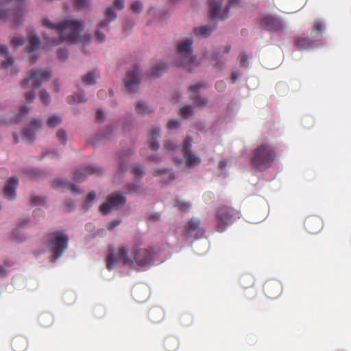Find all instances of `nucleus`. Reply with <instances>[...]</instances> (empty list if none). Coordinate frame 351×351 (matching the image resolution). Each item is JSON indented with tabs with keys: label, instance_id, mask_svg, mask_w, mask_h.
Instances as JSON below:
<instances>
[{
	"label": "nucleus",
	"instance_id": "f3484780",
	"mask_svg": "<svg viewBox=\"0 0 351 351\" xmlns=\"http://www.w3.org/2000/svg\"><path fill=\"white\" fill-rule=\"evenodd\" d=\"M18 183V178L15 176L11 177L8 180L3 187V195L6 199L13 200L16 198V189Z\"/></svg>",
	"mask_w": 351,
	"mask_h": 351
},
{
	"label": "nucleus",
	"instance_id": "a211bd4d",
	"mask_svg": "<svg viewBox=\"0 0 351 351\" xmlns=\"http://www.w3.org/2000/svg\"><path fill=\"white\" fill-rule=\"evenodd\" d=\"M43 126L40 120L34 119L30 125L23 131V136L29 142L32 143L35 139V133L39 131Z\"/></svg>",
	"mask_w": 351,
	"mask_h": 351
},
{
	"label": "nucleus",
	"instance_id": "49530a36",
	"mask_svg": "<svg viewBox=\"0 0 351 351\" xmlns=\"http://www.w3.org/2000/svg\"><path fill=\"white\" fill-rule=\"evenodd\" d=\"M131 10L136 13H139L142 10V3L140 1H135L131 5Z\"/></svg>",
	"mask_w": 351,
	"mask_h": 351
},
{
	"label": "nucleus",
	"instance_id": "774afa93",
	"mask_svg": "<svg viewBox=\"0 0 351 351\" xmlns=\"http://www.w3.org/2000/svg\"><path fill=\"white\" fill-rule=\"evenodd\" d=\"M8 175V171L6 169H0V177L3 178Z\"/></svg>",
	"mask_w": 351,
	"mask_h": 351
},
{
	"label": "nucleus",
	"instance_id": "864d4df0",
	"mask_svg": "<svg viewBox=\"0 0 351 351\" xmlns=\"http://www.w3.org/2000/svg\"><path fill=\"white\" fill-rule=\"evenodd\" d=\"M164 147L167 150L171 151L176 148V145L171 141H167L164 143Z\"/></svg>",
	"mask_w": 351,
	"mask_h": 351
},
{
	"label": "nucleus",
	"instance_id": "e433bc0d",
	"mask_svg": "<svg viewBox=\"0 0 351 351\" xmlns=\"http://www.w3.org/2000/svg\"><path fill=\"white\" fill-rule=\"evenodd\" d=\"M82 81L86 84H93L95 82V74L93 72H88L86 75H83Z\"/></svg>",
	"mask_w": 351,
	"mask_h": 351
},
{
	"label": "nucleus",
	"instance_id": "39448f33",
	"mask_svg": "<svg viewBox=\"0 0 351 351\" xmlns=\"http://www.w3.org/2000/svg\"><path fill=\"white\" fill-rule=\"evenodd\" d=\"M51 77V71L48 69L30 70L27 77L21 82V85L25 88L29 82L32 90L25 93V99L27 102H32L35 98L34 89L39 88L44 82L49 80Z\"/></svg>",
	"mask_w": 351,
	"mask_h": 351
},
{
	"label": "nucleus",
	"instance_id": "a878e982",
	"mask_svg": "<svg viewBox=\"0 0 351 351\" xmlns=\"http://www.w3.org/2000/svg\"><path fill=\"white\" fill-rule=\"evenodd\" d=\"M105 16L106 19L100 22L99 27L108 26L112 21H114L117 18V14L112 8H108L105 12Z\"/></svg>",
	"mask_w": 351,
	"mask_h": 351
},
{
	"label": "nucleus",
	"instance_id": "0eeeda50",
	"mask_svg": "<svg viewBox=\"0 0 351 351\" xmlns=\"http://www.w3.org/2000/svg\"><path fill=\"white\" fill-rule=\"evenodd\" d=\"M216 217V230L219 232H222L228 226L241 218V213L239 210L232 207L222 206L218 208Z\"/></svg>",
	"mask_w": 351,
	"mask_h": 351
},
{
	"label": "nucleus",
	"instance_id": "58836bf2",
	"mask_svg": "<svg viewBox=\"0 0 351 351\" xmlns=\"http://www.w3.org/2000/svg\"><path fill=\"white\" fill-rule=\"evenodd\" d=\"M40 101L45 105H48L51 101V97L45 90H41L39 94Z\"/></svg>",
	"mask_w": 351,
	"mask_h": 351
},
{
	"label": "nucleus",
	"instance_id": "8fccbe9b",
	"mask_svg": "<svg viewBox=\"0 0 351 351\" xmlns=\"http://www.w3.org/2000/svg\"><path fill=\"white\" fill-rule=\"evenodd\" d=\"M58 57L61 60H65L68 57V51L64 49H58Z\"/></svg>",
	"mask_w": 351,
	"mask_h": 351
},
{
	"label": "nucleus",
	"instance_id": "c85d7f7f",
	"mask_svg": "<svg viewBox=\"0 0 351 351\" xmlns=\"http://www.w3.org/2000/svg\"><path fill=\"white\" fill-rule=\"evenodd\" d=\"M212 62L213 66L217 69H222L224 66L226 59L221 55L220 53L217 52L214 54Z\"/></svg>",
	"mask_w": 351,
	"mask_h": 351
},
{
	"label": "nucleus",
	"instance_id": "dca6fc26",
	"mask_svg": "<svg viewBox=\"0 0 351 351\" xmlns=\"http://www.w3.org/2000/svg\"><path fill=\"white\" fill-rule=\"evenodd\" d=\"M206 86L203 83H197L189 87V91L191 93V99L193 105L196 107H204L207 104V99L199 96V90Z\"/></svg>",
	"mask_w": 351,
	"mask_h": 351
},
{
	"label": "nucleus",
	"instance_id": "393cba45",
	"mask_svg": "<svg viewBox=\"0 0 351 351\" xmlns=\"http://www.w3.org/2000/svg\"><path fill=\"white\" fill-rule=\"evenodd\" d=\"M179 347V341L175 337H168L164 341L166 351H176Z\"/></svg>",
	"mask_w": 351,
	"mask_h": 351
},
{
	"label": "nucleus",
	"instance_id": "ddd939ff",
	"mask_svg": "<svg viewBox=\"0 0 351 351\" xmlns=\"http://www.w3.org/2000/svg\"><path fill=\"white\" fill-rule=\"evenodd\" d=\"M261 27L269 32H280L284 29L283 23L278 19L272 16H265L261 20Z\"/></svg>",
	"mask_w": 351,
	"mask_h": 351
},
{
	"label": "nucleus",
	"instance_id": "c756f323",
	"mask_svg": "<svg viewBox=\"0 0 351 351\" xmlns=\"http://www.w3.org/2000/svg\"><path fill=\"white\" fill-rule=\"evenodd\" d=\"M12 346L14 351H24L27 348V341L23 338L15 339Z\"/></svg>",
	"mask_w": 351,
	"mask_h": 351
},
{
	"label": "nucleus",
	"instance_id": "338daca9",
	"mask_svg": "<svg viewBox=\"0 0 351 351\" xmlns=\"http://www.w3.org/2000/svg\"><path fill=\"white\" fill-rule=\"evenodd\" d=\"M19 232V229L16 228L14 230H13L12 231V235H13V237H14V239L16 240V241L18 242H20V241H22L23 239H21V238H18L16 237V234L17 232Z\"/></svg>",
	"mask_w": 351,
	"mask_h": 351
},
{
	"label": "nucleus",
	"instance_id": "09e8293b",
	"mask_svg": "<svg viewBox=\"0 0 351 351\" xmlns=\"http://www.w3.org/2000/svg\"><path fill=\"white\" fill-rule=\"evenodd\" d=\"M126 189H128L131 193H138L139 192V186L137 184H128L125 186Z\"/></svg>",
	"mask_w": 351,
	"mask_h": 351
},
{
	"label": "nucleus",
	"instance_id": "a19ab883",
	"mask_svg": "<svg viewBox=\"0 0 351 351\" xmlns=\"http://www.w3.org/2000/svg\"><path fill=\"white\" fill-rule=\"evenodd\" d=\"M89 5V0H75V6L78 10H83Z\"/></svg>",
	"mask_w": 351,
	"mask_h": 351
},
{
	"label": "nucleus",
	"instance_id": "680f3d73",
	"mask_svg": "<svg viewBox=\"0 0 351 351\" xmlns=\"http://www.w3.org/2000/svg\"><path fill=\"white\" fill-rule=\"evenodd\" d=\"M8 53V49L7 46L0 45V55H7Z\"/></svg>",
	"mask_w": 351,
	"mask_h": 351
},
{
	"label": "nucleus",
	"instance_id": "aec40b11",
	"mask_svg": "<svg viewBox=\"0 0 351 351\" xmlns=\"http://www.w3.org/2000/svg\"><path fill=\"white\" fill-rule=\"evenodd\" d=\"M318 39H309L308 38L297 36L294 38V45L300 51L310 49L317 46Z\"/></svg>",
	"mask_w": 351,
	"mask_h": 351
},
{
	"label": "nucleus",
	"instance_id": "69168bd1",
	"mask_svg": "<svg viewBox=\"0 0 351 351\" xmlns=\"http://www.w3.org/2000/svg\"><path fill=\"white\" fill-rule=\"evenodd\" d=\"M28 111H29V110H28V108L25 106H22L19 108V112H20V115L21 116L27 114L28 112Z\"/></svg>",
	"mask_w": 351,
	"mask_h": 351
},
{
	"label": "nucleus",
	"instance_id": "423d86ee",
	"mask_svg": "<svg viewBox=\"0 0 351 351\" xmlns=\"http://www.w3.org/2000/svg\"><path fill=\"white\" fill-rule=\"evenodd\" d=\"M69 237L62 232H53L45 237V243L52 254V261L59 258L68 247Z\"/></svg>",
	"mask_w": 351,
	"mask_h": 351
},
{
	"label": "nucleus",
	"instance_id": "473e14b6",
	"mask_svg": "<svg viewBox=\"0 0 351 351\" xmlns=\"http://www.w3.org/2000/svg\"><path fill=\"white\" fill-rule=\"evenodd\" d=\"M149 316L153 322H158L162 317L163 313L159 308H153L149 311Z\"/></svg>",
	"mask_w": 351,
	"mask_h": 351
},
{
	"label": "nucleus",
	"instance_id": "3c124183",
	"mask_svg": "<svg viewBox=\"0 0 351 351\" xmlns=\"http://www.w3.org/2000/svg\"><path fill=\"white\" fill-rule=\"evenodd\" d=\"M163 173H168V174H169V178H173V174H172L170 171H169L168 170L165 169H160V170H159V169H156V170H154V172H153V175H154V176H160V175H162V174H163Z\"/></svg>",
	"mask_w": 351,
	"mask_h": 351
},
{
	"label": "nucleus",
	"instance_id": "7ed1b4c3",
	"mask_svg": "<svg viewBox=\"0 0 351 351\" xmlns=\"http://www.w3.org/2000/svg\"><path fill=\"white\" fill-rule=\"evenodd\" d=\"M192 44L193 40L191 38L179 43L177 45L176 56L174 59V63L177 66L182 67L189 72H191L193 69L198 65L193 55Z\"/></svg>",
	"mask_w": 351,
	"mask_h": 351
},
{
	"label": "nucleus",
	"instance_id": "9d476101",
	"mask_svg": "<svg viewBox=\"0 0 351 351\" xmlns=\"http://www.w3.org/2000/svg\"><path fill=\"white\" fill-rule=\"evenodd\" d=\"M192 141V138L186 136L184 140L181 150L186 166L189 168L199 165L202 161L201 158L191 149Z\"/></svg>",
	"mask_w": 351,
	"mask_h": 351
},
{
	"label": "nucleus",
	"instance_id": "f257e3e1",
	"mask_svg": "<svg viewBox=\"0 0 351 351\" xmlns=\"http://www.w3.org/2000/svg\"><path fill=\"white\" fill-rule=\"evenodd\" d=\"M42 25L50 30L54 31L56 37H49L47 33L43 34V38L47 41L49 46H57L66 41L70 43H88L90 40V35L80 36L83 29L82 23L73 20H65L60 24H55L47 18L42 19Z\"/></svg>",
	"mask_w": 351,
	"mask_h": 351
},
{
	"label": "nucleus",
	"instance_id": "bb28decb",
	"mask_svg": "<svg viewBox=\"0 0 351 351\" xmlns=\"http://www.w3.org/2000/svg\"><path fill=\"white\" fill-rule=\"evenodd\" d=\"M29 47L28 48V52L31 53L40 47V39L35 35L32 32H29Z\"/></svg>",
	"mask_w": 351,
	"mask_h": 351
},
{
	"label": "nucleus",
	"instance_id": "37998d69",
	"mask_svg": "<svg viewBox=\"0 0 351 351\" xmlns=\"http://www.w3.org/2000/svg\"><path fill=\"white\" fill-rule=\"evenodd\" d=\"M56 136L59 141L63 144H65L66 142V134L65 131L63 129H59L57 131Z\"/></svg>",
	"mask_w": 351,
	"mask_h": 351
},
{
	"label": "nucleus",
	"instance_id": "412c9836",
	"mask_svg": "<svg viewBox=\"0 0 351 351\" xmlns=\"http://www.w3.org/2000/svg\"><path fill=\"white\" fill-rule=\"evenodd\" d=\"M53 188H65L69 189L72 193L77 194L80 193L79 189H77L71 182L63 180L60 178H56L53 181L52 183Z\"/></svg>",
	"mask_w": 351,
	"mask_h": 351
},
{
	"label": "nucleus",
	"instance_id": "bf43d9fd",
	"mask_svg": "<svg viewBox=\"0 0 351 351\" xmlns=\"http://www.w3.org/2000/svg\"><path fill=\"white\" fill-rule=\"evenodd\" d=\"M114 7L118 10H122L124 7V2L123 0H115L114 1Z\"/></svg>",
	"mask_w": 351,
	"mask_h": 351
},
{
	"label": "nucleus",
	"instance_id": "7c9ffc66",
	"mask_svg": "<svg viewBox=\"0 0 351 351\" xmlns=\"http://www.w3.org/2000/svg\"><path fill=\"white\" fill-rule=\"evenodd\" d=\"M14 59L12 58H8L5 61H3L1 63V68L3 69H8L10 68L11 74H16L18 73V70L15 69L14 66Z\"/></svg>",
	"mask_w": 351,
	"mask_h": 351
},
{
	"label": "nucleus",
	"instance_id": "5701e85b",
	"mask_svg": "<svg viewBox=\"0 0 351 351\" xmlns=\"http://www.w3.org/2000/svg\"><path fill=\"white\" fill-rule=\"evenodd\" d=\"M213 31V28L208 25L196 27L193 29V34L199 38H207Z\"/></svg>",
	"mask_w": 351,
	"mask_h": 351
},
{
	"label": "nucleus",
	"instance_id": "79ce46f5",
	"mask_svg": "<svg viewBox=\"0 0 351 351\" xmlns=\"http://www.w3.org/2000/svg\"><path fill=\"white\" fill-rule=\"evenodd\" d=\"M143 170L144 168L142 165L135 164L132 168V173L136 177H139L141 176L142 174L143 173Z\"/></svg>",
	"mask_w": 351,
	"mask_h": 351
},
{
	"label": "nucleus",
	"instance_id": "f704fd0d",
	"mask_svg": "<svg viewBox=\"0 0 351 351\" xmlns=\"http://www.w3.org/2000/svg\"><path fill=\"white\" fill-rule=\"evenodd\" d=\"M61 118L57 115L49 117L47 121V125L51 128H55L61 123Z\"/></svg>",
	"mask_w": 351,
	"mask_h": 351
},
{
	"label": "nucleus",
	"instance_id": "f8f14e48",
	"mask_svg": "<svg viewBox=\"0 0 351 351\" xmlns=\"http://www.w3.org/2000/svg\"><path fill=\"white\" fill-rule=\"evenodd\" d=\"M124 84L127 89L131 93H135L139 86L138 66L135 65L132 70L127 72L124 80Z\"/></svg>",
	"mask_w": 351,
	"mask_h": 351
},
{
	"label": "nucleus",
	"instance_id": "6e6552de",
	"mask_svg": "<svg viewBox=\"0 0 351 351\" xmlns=\"http://www.w3.org/2000/svg\"><path fill=\"white\" fill-rule=\"evenodd\" d=\"M222 0H208L210 8L209 16L211 20H223L228 17L229 8L239 4L240 0H228V5L221 10V4Z\"/></svg>",
	"mask_w": 351,
	"mask_h": 351
},
{
	"label": "nucleus",
	"instance_id": "6ab92c4d",
	"mask_svg": "<svg viewBox=\"0 0 351 351\" xmlns=\"http://www.w3.org/2000/svg\"><path fill=\"white\" fill-rule=\"evenodd\" d=\"M200 220L192 218L187 221L185 226V232L187 237H192L195 239L199 238Z\"/></svg>",
	"mask_w": 351,
	"mask_h": 351
},
{
	"label": "nucleus",
	"instance_id": "c9c22d12",
	"mask_svg": "<svg viewBox=\"0 0 351 351\" xmlns=\"http://www.w3.org/2000/svg\"><path fill=\"white\" fill-rule=\"evenodd\" d=\"M40 322L43 326H48L52 323L53 317L49 313L43 314L40 317Z\"/></svg>",
	"mask_w": 351,
	"mask_h": 351
},
{
	"label": "nucleus",
	"instance_id": "13d9d810",
	"mask_svg": "<svg viewBox=\"0 0 351 351\" xmlns=\"http://www.w3.org/2000/svg\"><path fill=\"white\" fill-rule=\"evenodd\" d=\"M96 194L94 191H91L88 193V194L86 196V204H89L91 203L95 198Z\"/></svg>",
	"mask_w": 351,
	"mask_h": 351
},
{
	"label": "nucleus",
	"instance_id": "5fc2aeb1",
	"mask_svg": "<svg viewBox=\"0 0 351 351\" xmlns=\"http://www.w3.org/2000/svg\"><path fill=\"white\" fill-rule=\"evenodd\" d=\"M95 39L99 43L103 42L106 38L105 34L101 32L99 30H97L95 32Z\"/></svg>",
	"mask_w": 351,
	"mask_h": 351
},
{
	"label": "nucleus",
	"instance_id": "e2e57ef3",
	"mask_svg": "<svg viewBox=\"0 0 351 351\" xmlns=\"http://www.w3.org/2000/svg\"><path fill=\"white\" fill-rule=\"evenodd\" d=\"M96 119L98 121H103L104 119V114L101 110H98L96 113Z\"/></svg>",
	"mask_w": 351,
	"mask_h": 351
},
{
	"label": "nucleus",
	"instance_id": "4468645a",
	"mask_svg": "<svg viewBox=\"0 0 351 351\" xmlns=\"http://www.w3.org/2000/svg\"><path fill=\"white\" fill-rule=\"evenodd\" d=\"M304 227L309 233L317 234L322 229L323 221L319 216H308L305 219Z\"/></svg>",
	"mask_w": 351,
	"mask_h": 351
},
{
	"label": "nucleus",
	"instance_id": "c03bdc74",
	"mask_svg": "<svg viewBox=\"0 0 351 351\" xmlns=\"http://www.w3.org/2000/svg\"><path fill=\"white\" fill-rule=\"evenodd\" d=\"M44 199L39 196H32L30 198V204L33 206L40 205L44 204Z\"/></svg>",
	"mask_w": 351,
	"mask_h": 351
},
{
	"label": "nucleus",
	"instance_id": "4d7b16f0",
	"mask_svg": "<svg viewBox=\"0 0 351 351\" xmlns=\"http://www.w3.org/2000/svg\"><path fill=\"white\" fill-rule=\"evenodd\" d=\"M65 210L66 211H71L74 208L73 202L71 199H67L64 202Z\"/></svg>",
	"mask_w": 351,
	"mask_h": 351
},
{
	"label": "nucleus",
	"instance_id": "0e129e2a",
	"mask_svg": "<svg viewBox=\"0 0 351 351\" xmlns=\"http://www.w3.org/2000/svg\"><path fill=\"white\" fill-rule=\"evenodd\" d=\"M149 160L151 162L158 163V162H160L161 160L156 155H153V156H150L149 157Z\"/></svg>",
	"mask_w": 351,
	"mask_h": 351
},
{
	"label": "nucleus",
	"instance_id": "ea45409f",
	"mask_svg": "<svg viewBox=\"0 0 351 351\" xmlns=\"http://www.w3.org/2000/svg\"><path fill=\"white\" fill-rule=\"evenodd\" d=\"M241 66H248V56L245 52H241L238 56Z\"/></svg>",
	"mask_w": 351,
	"mask_h": 351
},
{
	"label": "nucleus",
	"instance_id": "1a4fd4ad",
	"mask_svg": "<svg viewBox=\"0 0 351 351\" xmlns=\"http://www.w3.org/2000/svg\"><path fill=\"white\" fill-rule=\"evenodd\" d=\"M126 198L122 192H116L109 195L107 201L102 204L99 207L100 212L104 214H108L112 209H117L124 206Z\"/></svg>",
	"mask_w": 351,
	"mask_h": 351
},
{
	"label": "nucleus",
	"instance_id": "6e6d98bb",
	"mask_svg": "<svg viewBox=\"0 0 351 351\" xmlns=\"http://www.w3.org/2000/svg\"><path fill=\"white\" fill-rule=\"evenodd\" d=\"M179 125H180L179 121L178 120H175V119L169 120L167 122V127L169 129L176 128L178 127Z\"/></svg>",
	"mask_w": 351,
	"mask_h": 351
},
{
	"label": "nucleus",
	"instance_id": "4be33fe9",
	"mask_svg": "<svg viewBox=\"0 0 351 351\" xmlns=\"http://www.w3.org/2000/svg\"><path fill=\"white\" fill-rule=\"evenodd\" d=\"M159 136L160 129L158 128L152 129L148 133L149 146L154 151H157L160 147L158 143L156 141V139Z\"/></svg>",
	"mask_w": 351,
	"mask_h": 351
},
{
	"label": "nucleus",
	"instance_id": "a18cd8bd",
	"mask_svg": "<svg viewBox=\"0 0 351 351\" xmlns=\"http://www.w3.org/2000/svg\"><path fill=\"white\" fill-rule=\"evenodd\" d=\"M176 206L181 211H186L190 208L191 204L189 202H178L176 203Z\"/></svg>",
	"mask_w": 351,
	"mask_h": 351
},
{
	"label": "nucleus",
	"instance_id": "603ef678",
	"mask_svg": "<svg viewBox=\"0 0 351 351\" xmlns=\"http://www.w3.org/2000/svg\"><path fill=\"white\" fill-rule=\"evenodd\" d=\"M121 220L120 219H114L108 223L106 225V228L108 230H111L116 226H117L119 224H120Z\"/></svg>",
	"mask_w": 351,
	"mask_h": 351
},
{
	"label": "nucleus",
	"instance_id": "f03ea898",
	"mask_svg": "<svg viewBox=\"0 0 351 351\" xmlns=\"http://www.w3.org/2000/svg\"><path fill=\"white\" fill-rule=\"evenodd\" d=\"M154 256L152 249H137L134 252L133 258L128 256V250L125 246H120L117 250L110 248L106 258V267L108 270L114 268L119 261L124 265L131 267L137 265L145 267L152 265Z\"/></svg>",
	"mask_w": 351,
	"mask_h": 351
},
{
	"label": "nucleus",
	"instance_id": "4c0bfd02",
	"mask_svg": "<svg viewBox=\"0 0 351 351\" xmlns=\"http://www.w3.org/2000/svg\"><path fill=\"white\" fill-rule=\"evenodd\" d=\"M180 114L183 118H188L193 114V108L190 106H183L180 110Z\"/></svg>",
	"mask_w": 351,
	"mask_h": 351
},
{
	"label": "nucleus",
	"instance_id": "052dcab7",
	"mask_svg": "<svg viewBox=\"0 0 351 351\" xmlns=\"http://www.w3.org/2000/svg\"><path fill=\"white\" fill-rule=\"evenodd\" d=\"M215 86L218 90H223L226 88V83L223 81H219L216 83Z\"/></svg>",
	"mask_w": 351,
	"mask_h": 351
},
{
	"label": "nucleus",
	"instance_id": "2f4dec72",
	"mask_svg": "<svg viewBox=\"0 0 351 351\" xmlns=\"http://www.w3.org/2000/svg\"><path fill=\"white\" fill-rule=\"evenodd\" d=\"M67 101L69 104H73V102L83 103L86 101V99L84 93H78L73 96L68 97Z\"/></svg>",
	"mask_w": 351,
	"mask_h": 351
},
{
	"label": "nucleus",
	"instance_id": "9b49d317",
	"mask_svg": "<svg viewBox=\"0 0 351 351\" xmlns=\"http://www.w3.org/2000/svg\"><path fill=\"white\" fill-rule=\"evenodd\" d=\"M263 291L268 298L271 300L276 299L282 293V285L278 280L274 279L268 280L263 285Z\"/></svg>",
	"mask_w": 351,
	"mask_h": 351
},
{
	"label": "nucleus",
	"instance_id": "de8ad7c7",
	"mask_svg": "<svg viewBox=\"0 0 351 351\" xmlns=\"http://www.w3.org/2000/svg\"><path fill=\"white\" fill-rule=\"evenodd\" d=\"M11 43L14 47H17L23 45L25 43V40L21 37H14L11 40Z\"/></svg>",
	"mask_w": 351,
	"mask_h": 351
},
{
	"label": "nucleus",
	"instance_id": "72a5a7b5",
	"mask_svg": "<svg viewBox=\"0 0 351 351\" xmlns=\"http://www.w3.org/2000/svg\"><path fill=\"white\" fill-rule=\"evenodd\" d=\"M136 111L139 114H145L149 113V107L143 102H138L136 105Z\"/></svg>",
	"mask_w": 351,
	"mask_h": 351
},
{
	"label": "nucleus",
	"instance_id": "20e7f679",
	"mask_svg": "<svg viewBox=\"0 0 351 351\" xmlns=\"http://www.w3.org/2000/svg\"><path fill=\"white\" fill-rule=\"evenodd\" d=\"M276 158L275 149L269 145H260L253 150L251 163L258 171L268 169Z\"/></svg>",
	"mask_w": 351,
	"mask_h": 351
},
{
	"label": "nucleus",
	"instance_id": "2eb2a0df",
	"mask_svg": "<svg viewBox=\"0 0 351 351\" xmlns=\"http://www.w3.org/2000/svg\"><path fill=\"white\" fill-rule=\"evenodd\" d=\"M102 170L98 167L88 166L84 169H77L73 174V180L77 182H83L87 176L95 174L100 175Z\"/></svg>",
	"mask_w": 351,
	"mask_h": 351
},
{
	"label": "nucleus",
	"instance_id": "cd10ccee",
	"mask_svg": "<svg viewBox=\"0 0 351 351\" xmlns=\"http://www.w3.org/2000/svg\"><path fill=\"white\" fill-rule=\"evenodd\" d=\"M325 29L324 24L320 20H316L312 27L313 32H316L315 38H318V40L322 37V34Z\"/></svg>",
	"mask_w": 351,
	"mask_h": 351
},
{
	"label": "nucleus",
	"instance_id": "b1692460",
	"mask_svg": "<svg viewBox=\"0 0 351 351\" xmlns=\"http://www.w3.org/2000/svg\"><path fill=\"white\" fill-rule=\"evenodd\" d=\"M167 68V65L164 62H159L151 68L149 75L153 77L160 76L165 73Z\"/></svg>",
	"mask_w": 351,
	"mask_h": 351
}]
</instances>
